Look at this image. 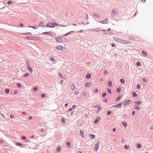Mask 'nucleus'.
<instances>
[{"label":"nucleus","instance_id":"obj_55","mask_svg":"<svg viewBox=\"0 0 153 153\" xmlns=\"http://www.w3.org/2000/svg\"><path fill=\"white\" fill-rule=\"evenodd\" d=\"M12 3V2L11 1H8L7 2V3L8 4H10L11 3Z\"/></svg>","mask_w":153,"mask_h":153},{"label":"nucleus","instance_id":"obj_39","mask_svg":"<svg viewBox=\"0 0 153 153\" xmlns=\"http://www.w3.org/2000/svg\"><path fill=\"white\" fill-rule=\"evenodd\" d=\"M28 27H32V28H33L34 29H36L37 28L35 26H28Z\"/></svg>","mask_w":153,"mask_h":153},{"label":"nucleus","instance_id":"obj_14","mask_svg":"<svg viewBox=\"0 0 153 153\" xmlns=\"http://www.w3.org/2000/svg\"><path fill=\"white\" fill-rule=\"evenodd\" d=\"M80 135L83 138L84 137V133L83 130H80Z\"/></svg>","mask_w":153,"mask_h":153},{"label":"nucleus","instance_id":"obj_24","mask_svg":"<svg viewBox=\"0 0 153 153\" xmlns=\"http://www.w3.org/2000/svg\"><path fill=\"white\" fill-rule=\"evenodd\" d=\"M137 148L140 149L141 147V145L140 143H138L137 144Z\"/></svg>","mask_w":153,"mask_h":153},{"label":"nucleus","instance_id":"obj_38","mask_svg":"<svg viewBox=\"0 0 153 153\" xmlns=\"http://www.w3.org/2000/svg\"><path fill=\"white\" fill-rule=\"evenodd\" d=\"M98 91V89L97 88H96L94 90V91L95 93H97Z\"/></svg>","mask_w":153,"mask_h":153},{"label":"nucleus","instance_id":"obj_41","mask_svg":"<svg viewBox=\"0 0 153 153\" xmlns=\"http://www.w3.org/2000/svg\"><path fill=\"white\" fill-rule=\"evenodd\" d=\"M121 97V96H120L118 97L116 99V101H118Z\"/></svg>","mask_w":153,"mask_h":153},{"label":"nucleus","instance_id":"obj_35","mask_svg":"<svg viewBox=\"0 0 153 153\" xmlns=\"http://www.w3.org/2000/svg\"><path fill=\"white\" fill-rule=\"evenodd\" d=\"M58 75L59 76L61 77H62V78H63V76L62 75V74L60 73H58Z\"/></svg>","mask_w":153,"mask_h":153},{"label":"nucleus","instance_id":"obj_12","mask_svg":"<svg viewBox=\"0 0 153 153\" xmlns=\"http://www.w3.org/2000/svg\"><path fill=\"white\" fill-rule=\"evenodd\" d=\"M42 34H48L50 35V36H52L53 35V33L52 32H46L43 33Z\"/></svg>","mask_w":153,"mask_h":153},{"label":"nucleus","instance_id":"obj_7","mask_svg":"<svg viewBox=\"0 0 153 153\" xmlns=\"http://www.w3.org/2000/svg\"><path fill=\"white\" fill-rule=\"evenodd\" d=\"M130 102V100H125L123 102V105L125 106L127 105Z\"/></svg>","mask_w":153,"mask_h":153},{"label":"nucleus","instance_id":"obj_43","mask_svg":"<svg viewBox=\"0 0 153 153\" xmlns=\"http://www.w3.org/2000/svg\"><path fill=\"white\" fill-rule=\"evenodd\" d=\"M136 65L137 66H140V62H138L136 63Z\"/></svg>","mask_w":153,"mask_h":153},{"label":"nucleus","instance_id":"obj_23","mask_svg":"<svg viewBox=\"0 0 153 153\" xmlns=\"http://www.w3.org/2000/svg\"><path fill=\"white\" fill-rule=\"evenodd\" d=\"M61 121L62 123H66L65 119L64 118H62L61 119Z\"/></svg>","mask_w":153,"mask_h":153},{"label":"nucleus","instance_id":"obj_25","mask_svg":"<svg viewBox=\"0 0 153 153\" xmlns=\"http://www.w3.org/2000/svg\"><path fill=\"white\" fill-rule=\"evenodd\" d=\"M132 95L133 97H137V94L135 92H134L132 93Z\"/></svg>","mask_w":153,"mask_h":153},{"label":"nucleus","instance_id":"obj_37","mask_svg":"<svg viewBox=\"0 0 153 153\" xmlns=\"http://www.w3.org/2000/svg\"><path fill=\"white\" fill-rule=\"evenodd\" d=\"M61 150V149L59 147H58L56 149V151H60Z\"/></svg>","mask_w":153,"mask_h":153},{"label":"nucleus","instance_id":"obj_64","mask_svg":"<svg viewBox=\"0 0 153 153\" xmlns=\"http://www.w3.org/2000/svg\"><path fill=\"white\" fill-rule=\"evenodd\" d=\"M76 153H82V152L81 151H78Z\"/></svg>","mask_w":153,"mask_h":153},{"label":"nucleus","instance_id":"obj_31","mask_svg":"<svg viewBox=\"0 0 153 153\" xmlns=\"http://www.w3.org/2000/svg\"><path fill=\"white\" fill-rule=\"evenodd\" d=\"M5 91L6 94H8L9 93L10 91L8 89H6L5 90Z\"/></svg>","mask_w":153,"mask_h":153},{"label":"nucleus","instance_id":"obj_47","mask_svg":"<svg viewBox=\"0 0 153 153\" xmlns=\"http://www.w3.org/2000/svg\"><path fill=\"white\" fill-rule=\"evenodd\" d=\"M37 88L35 87L33 88V90L34 91H36L37 90Z\"/></svg>","mask_w":153,"mask_h":153},{"label":"nucleus","instance_id":"obj_40","mask_svg":"<svg viewBox=\"0 0 153 153\" xmlns=\"http://www.w3.org/2000/svg\"><path fill=\"white\" fill-rule=\"evenodd\" d=\"M135 109L137 110H140V107L139 106H137L135 108Z\"/></svg>","mask_w":153,"mask_h":153},{"label":"nucleus","instance_id":"obj_34","mask_svg":"<svg viewBox=\"0 0 153 153\" xmlns=\"http://www.w3.org/2000/svg\"><path fill=\"white\" fill-rule=\"evenodd\" d=\"M129 39L131 40H134L135 38L131 36L129 37Z\"/></svg>","mask_w":153,"mask_h":153},{"label":"nucleus","instance_id":"obj_28","mask_svg":"<svg viewBox=\"0 0 153 153\" xmlns=\"http://www.w3.org/2000/svg\"><path fill=\"white\" fill-rule=\"evenodd\" d=\"M17 86L18 87L21 88L22 87V85L20 83H17Z\"/></svg>","mask_w":153,"mask_h":153},{"label":"nucleus","instance_id":"obj_1","mask_svg":"<svg viewBox=\"0 0 153 153\" xmlns=\"http://www.w3.org/2000/svg\"><path fill=\"white\" fill-rule=\"evenodd\" d=\"M59 25L58 24L53 22L52 23H49L47 24L46 27H48L53 28L56 26ZM60 26H62V25H59Z\"/></svg>","mask_w":153,"mask_h":153},{"label":"nucleus","instance_id":"obj_56","mask_svg":"<svg viewBox=\"0 0 153 153\" xmlns=\"http://www.w3.org/2000/svg\"><path fill=\"white\" fill-rule=\"evenodd\" d=\"M32 117L31 116H30L29 117H28V118H29V120H31L32 119Z\"/></svg>","mask_w":153,"mask_h":153},{"label":"nucleus","instance_id":"obj_20","mask_svg":"<svg viewBox=\"0 0 153 153\" xmlns=\"http://www.w3.org/2000/svg\"><path fill=\"white\" fill-rule=\"evenodd\" d=\"M122 125L124 126L126 128L127 127V123L125 122H123L122 123Z\"/></svg>","mask_w":153,"mask_h":153},{"label":"nucleus","instance_id":"obj_53","mask_svg":"<svg viewBox=\"0 0 153 153\" xmlns=\"http://www.w3.org/2000/svg\"><path fill=\"white\" fill-rule=\"evenodd\" d=\"M108 93H111V90L110 89H108Z\"/></svg>","mask_w":153,"mask_h":153},{"label":"nucleus","instance_id":"obj_18","mask_svg":"<svg viewBox=\"0 0 153 153\" xmlns=\"http://www.w3.org/2000/svg\"><path fill=\"white\" fill-rule=\"evenodd\" d=\"M102 109V108L101 106H100L99 107H98L97 110V113H98V114H99V112Z\"/></svg>","mask_w":153,"mask_h":153},{"label":"nucleus","instance_id":"obj_3","mask_svg":"<svg viewBox=\"0 0 153 153\" xmlns=\"http://www.w3.org/2000/svg\"><path fill=\"white\" fill-rule=\"evenodd\" d=\"M120 42L123 44H126L127 43L130 44L131 43V42L129 41H127L126 40L122 39H120Z\"/></svg>","mask_w":153,"mask_h":153},{"label":"nucleus","instance_id":"obj_22","mask_svg":"<svg viewBox=\"0 0 153 153\" xmlns=\"http://www.w3.org/2000/svg\"><path fill=\"white\" fill-rule=\"evenodd\" d=\"M89 136L92 139H93L95 137V136L94 135H93L92 134H89Z\"/></svg>","mask_w":153,"mask_h":153},{"label":"nucleus","instance_id":"obj_21","mask_svg":"<svg viewBox=\"0 0 153 153\" xmlns=\"http://www.w3.org/2000/svg\"><path fill=\"white\" fill-rule=\"evenodd\" d=\"M112 82L111 81H109L108 83V86L111 87H112L113 85H112Z\"/></svg>","mask_w":153,"mask_h":153},{"label":"nucleus","instance_id":"obj_10","mask_svg":"<svg viewBox=\"0 0 153 153\" xmlns=\"http://www.w3.org/2000/svg\"><path fill=\"white\" fill-rule=\"evenodd\" d=\"M91 85V82H86L84 84V86L87 88L89 87Z\"/></svg>","mask_w":153,"mask_h":153},{"label":"nucleus","instance_id":"obj_46","mask_svg":"<svg viewBox=\"0 0 153 153\" xmlns=\"http://www.w3.org/2000/svg\"><path fill=\"white\" fill-rule=\"evenodd\" d=\"M45 94H42L41 95V97H42V98H43V97H45Z\"/></svg>","mask_w":153,"mask_h":153},{"label":"nucleus","instance_id":"obj_30","mask_svg":"<svg viewBox=\"0 0 153 153\" xmlns=\"http://www.w3.org/2000/svg\"><path fill=\"white\" fill-rule=\"evenodd\" d=\"M102 23H108V19H106L105 20V22H104V21H102L101 22Z\"/></svg>","mask_w":153,"mask_h":153},{"label":"nucleus","instance_id":"obj_2","mask_svg":"<svg viewBox=\"0 0 153 153\" xmlns=\"http://www.w3.org/2000/svg\"><path fill=\"white\" fill-rule=\"evenodd\" d=\"M56 48L58 51H62L66 49V48L64 47H62V45H58L56 46Z\"/></svg>","mask_w":153,"mask_h":153},{"label":"nucleus","instance_id":"obj_29","mask_svg":"<svg viewBox=\"0 0 153 153\" xmlns=\"http://www.w3.org/2000/svg\"><path fill=\"white\" fill-rule=\"evenodd\" d=\"M121 91V88L120 87H119L117 88V92H120Z\"/></svg>","mask_w":153,"mask_h":153},{"label":"nucleus","instance_id":"obj_61","mask_svg":"<svg viewBox=\"0 0 153 153\" xmlns=\"http://www.w3.org/2000/svg\"><path fill=\"white\" fill-rule=\"evenodd\" d=\"M94 15L95 16H97V17H98L99 16L98 14H96V13H94Z\"/></svg>","mask_w":153,"mask_h":153},{"label":"nucleus","instance_id":"obj_32","mask_svg":"<svg viewBox=\"0 0 153 153\" xmlns=\"http://www.w3.org/2000/svg\"><path fill=\"white\" fill-rule=\"evenodd\" d=\"M142 54L143 55H144V56H146V52L145 51H143L142 52Z\"/></svg>","mask_w":153,"mask_h":153},{"label":"nucleus","instance_id":"obj_62","mask_svg":"<svg viewBox=\"0 0 153 153\" xmlns=\"http://www.w3.org/2000/svg\"><path fill=\"white\" fill-rule=\"evenodd\" d=\"M31 37H29V36H27L26 37V38L27 39H30V38Z\"/></svg>","mask_w":153,"mask_h":153},{"label":"nucleus","instance_id":"obj_8","mask_svg":"<svg viewBox=\"0 0 153 153\" xmlns=\"http://www.w3.org/2000/svg\"><path fill=\"white\" fill-rule=\"evenodd\" d=\"M30 40H39L40 39L39 37H31L30 38Z\"/></svg>","mask_w":153,"mask_h":153},{"label":"nucleus","instance_id":"obj_5","mask_svg":"<svg viewBox=\"0 0 153 153\" xmlns=\"http://www.w3.org/2000/svg\"><path fill=\"white\" fill-rule=\"evenodd\" d=\"M100 142L98 141L95 144V150L96 151H97L98 150L99 148V145L100 144Z\"/></svg>","mask_w":153,"mask_h":153},{"label":"nucleus","instance_id":"obj_48","mask_svg":"<svg viewBox=\"0 0 153 153\" xmlns=\"http://www.w3.org/2000/svg\"><path fill=\"white\" fill-rule=\"evenodd\" d=\"M111 113V111H108L107 112L106 114L107 115H110Z\"/></svg>","mask_w":153,"mask_h":153},{"label":"nucleus","instance_id":"obj_54","mask_svg":"<svg viewBox=\"0 0 153 153\" xmlns=\"http://www.w3.org/2000/svg\"><path fill=\"white\" fill-rule=\"evenodd\" d=\"M10 117L11 118H13L14 117V116L13 115H10Z\"/></svg>","mask_w":153,"mask_h":153},{"label":"nucleus","instance_id":"obj_15","mask_svg":"<svg viewBox=\"0 0 153 153\" xmlns=\"http://www.w3.org/2000/svg\"><path fill=\"white\" fill-rule=\"evenodd\" d=\"M134 103L136 104V105H139L141 103V101H135L134 102Z\"/></svg>","mask_w":153,"mask_h":153},{"label":"nucleus","instance_id":"obj_4","mask_svg":"<svg viewBox=\"0 0 153 153\" xmlns=\"http://www.w3.org/2000/svg\"><path fill=\"white\" fill-rule=\"evenodd\" d=\"M27 67L29 71H30L31 73L33 72V69L32 68L30 67V64L29 63L27 64Z\"/></svg>","mask_w":153,"mask_h":153},{"label":"nucleus","instance_id":"obj_6","mask_svg":"<svg viewBox=\"0 0 153 153\" xmlns=\"http://www.w3.org/2000/svg\"><path fill=\"white\" fill-rule=\"evenodd\" d=\"M57 42H62V38L61 37H56L55 38Z\"/></svg>","mask_w":153,"mask_h":153},{"label":"nucleus","instance_id":"obj_49","mask_svg":"<svg viewBox=\"0 0 153 153\" xmlns=\"http://www.w3.org/2000/svg\"><path fill=\"white\" fill-rule=\"evenodd\" d=\"M106 94L105 93H103L102 95V96L103 97H104L106 96Z\"/></svg>","mask_w":153,"mask_h":153},{"label":"nucleus","instance_id":"obj_13","mask_svg":"<svg viewBox=\"0 0 153 153\" xmlns=\"http://www.w3.org/2000/svg\"><path fill=\"white\" fill-rule=\"evenodd\" d=\"M70 85L71 89L73 90H74L76 89V88H75L74 85L72 83L70 84Z\"/></svg>","mask_w":153,"mask_h":153},{"label":"nucleus","instance_id":"obj_60","mask_svg":"<svg viewBox=\"0 0 153 153\" xmlns=\"http://www.w3.org/2000/svg\"><path fill=\"white\" fill-rule=\"evenodd\" d=\"M82 95L84 96H86V93L85 92H83L82 93Z\"/></svg>","mask_w":153,"mask_h":153},{"label":"nucleus","instance_id":"obj_33","mask_svg":"<svg viewBox=\"0 0 153 153\" xmlns=\"http://www.w3.org/2000/svg\"><path fill=\"white\" fill-rule=\"evenodd\" d=\"M120 81L121 83L123 84L125 82V80L123 79H121Z\"/></svg>","mask_w":153,"mask_h":153},{"label":"nucleus","instance_id":"obj_58","mask_svg":"<svg viewBox=\"0 0 153 153\" xmlns=\"http://www.w3.org/2000/svg\"><path fill=\"white\" fill-rule=\"evenodd\" d=\"M111 46L112 47H115V44H112L111 45Z\"/></svg>","mask_w":153,"mask_h":153},{"label":"nucleus","instance_id":"obj_57","mask_svg":"<svg viewBox=\"0 0 153 153\" xmlns=\"http://www.w3.org/2000/svg\"><path fill=\"white\" fill-rule=\"evenodd\" d=\"M76 107V106L75 105H73L72 108V109H74Z\"/></svg>","mask_w":153,"mask_h":153},{"label":"nucleus","instance_id":"obj_11","mask_svg":"<svg viewBox=\"0 0 153 153\" xmlns=\"http://www.w3.org/2000/svg\"><path fill=\"white\" fill-rule=\"evenodd\" d=\"M117 13L116 10H113L112 13V16L114 17L116 16Z\"/></svg>","mask_w":153,"mask_h":153},{"label":"nucleus","instance_id":"obj_26","mask_svg":"<svg viewBox=\"0 0 153 153\" xmlns=\"http://www.w3.org/2000/svg\"><path fill=\"white\" fill-rule=\"evenodd\" d=\"M66 145L67 146H68V147L69 148H70L71 147V145H70V142H67L66 143Z\"/></svg>","mask_w":153,"mask_h":153},{"label":"nucleus","instance_id":"obj_51","mask_svg":"<svg viewBox=\"0 0 153 153\" xmlns=\"http://www.w3.org/2000/svg\"><path fill=\"white\" fill-rule=\"evenodd\" d=\"M21 139L22 140H25L26 139V137L25 136H22L21 137Z\"/></svg>","mask_w":153,"mask_h":153},{"label":"nucleus","instance_id":"obj_45","mask_svg":"<svg viewBox=\"0 0 153 153\" xmlns=\"http://www.w3.org/2000/svg\"><path fill=\"white\" fill-rule=\"evenodd\" d=\"M143 82H146L147 81L146 79L145 78H143Z\"/></svg>","mask_w":153,"mask_h":153},{"label":"nucleus","instance_id":"obj_36","mask_svg":"<svg viewBox=\"0 0 153 153\" xmlns=\"http://www.w3.org/2000/svg\"><path fill=\"white\" fill-rule=\"evenodd\" d=\"M23 34H25V35H29V34H30L31 35H32V34L30 32L27 33H22Z\"/></svg>","mask_w":153,"mask_h":153},{"label":"nucleus","instance_id":"obj_63","mask_svg":"<svg viewBox=\"0 0 153 153\" xmlns=\"http://www.w3.org/2000/svg\"><path fill=\"white\" fill-rule=\"evenodd\" d=\"M72 108H70L68 110V111H71L72 110Z\"/></svg>","mask_w":153,"mask_h":153},{"label":"nucleus","instance_id":"obj_16","mask_svg":"<svg viewBox=\"0 0 153 153\" xmlns=\"http://www.w3.org/2000/svg\"><path fill=\"white\" fill-rule=\"evenodd\" d=\"M91 74L89 73H88L86 76V78L87 79H89L91 78Z\"/></svg>","mask_w":153,"mask_h":153},{"label":"nucleus","instance_id":"obj_17","mask_svg":"<svg viewBox=\"0 0 153 153\" xmlns=\"http://www.w3.org/2000/svg\"><path fill=\"white\" fill-rule=\"evenodd\" d=\"M113 39L116 41L118 42H120V39H119L116 37H114L113 38Z\"/></svg>","mask_w":153,"mask_h":153},{"label":"nucleus","instance_id":"obj_19","mask_svg":"<svg viewBox=\"0 0 153 153\" xmlns=\"http://www.w3.org/2000/svg\"><path fill=\"white\" fill-rule=\"evenodd\" d=\"M16 145L17 146H22L23 145V144L22 143H16Z\"/></svg>","mask_w":153,"mask_h":153},{"label":"nucleus","instance_id":"obj_52","mask_svg":"<svg viewBox=\"0 0 153 153\" xmlns=\"http://www.w3.org/2000/svg\"><path fill=\"white\" fill-rule=\"evenodd\" d=\"M29 74L28 73H26L25 74L24 76L25 77H27L29 75Z\"/></svg>","mask_w":153,"mask_h":153},{"label":"nucleus","instance_id":"obj_42","mask_svg":"<svg viewBox=\"0 0 153 153\" xmlns=\"http://www.w3.org/2000/svg\"><path fill=\"white\" fill-rule=\"evenodd\" d=\"M100 106H99L98 105H94V108H98Z\"/></svg>","mask_w":153,"mask_h":153},{"label":"nucleus","instance_id":"obj_27","mask_svg":"<svg viewBox=\"0 0 153 153\" xmlns=\"http://www.w3.org/2000/svg\"><path fill=\"white\" fill-rule=\"evenodd\" d=\"M124 148L126 149H128L129 148V146L128 145H125L124 146Z\"/></svg>","mask_w":153,"mask_h":153},{"label":"nucleus","instance_id":"obj_59","mask_svg":"<svg viewBox=\"0 0 153 153\" xmlns=\"http://www.w3.org/2000/svg\"><path fill=\"white\" fill-rule=\"evenodd\" d=\"M135 111H133L132 112L131 114H132V115H133L135 114Z\"/></svg>","mask_w":153,"mask_h":153},{"label":"nucleus","instance_id":"obj_9","mask_svg":"<svg viewBox=\"0 0 153 153\" xmlns=\"http://www.w3.org/2000/svg\"><path fill=\"white\" fill-rule=\"evenodd\" d=\"M122 105V104L121 103H120L118 104L117 105H114L112 106L111 107H114L115 108H120L121 106Z\"/></svg>","mask_w":153,"mask_h":153},{"label":"nucleus","instance_id":"obj_44","mask_svg":"<svg viewBox=\"0 0 153 153\" xmlns=\"http://www.w3.org/2000/svg\"><path fill=\"white\" fill-rule=\"evenodd\" d=\"M98 121H99V120H98L97 119H96L95 120L94 123H95L96 124L98 122Z\"/></svg>","mask_w":153,"mask_h":153},{"label":"nucleus","instance_id":"obj_50","mask_svg":"<svg viewBox=\"0 0 153 153\" xmlns=\"http://www.w3.org/2000/svg\"><path fill=\"white\" fill-rule=\"evenodd\" d=\"M137 88L138 89H140V85H138L137 86Z\"/></svg>","mask_w":153,"mask_h":153}]
</instances>
